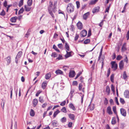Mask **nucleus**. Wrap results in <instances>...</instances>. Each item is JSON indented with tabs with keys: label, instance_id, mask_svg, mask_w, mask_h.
<instances>
[{
	"label": "nucleus",
	"instance_id": "obj_1",
	"mask_svg": "<svg viewBox=\"0 0 129 129\" xmlns=\"http://www.w3.org/2000/svg\"><path fill=\"white\" fill-rule=\"evenodd\" d=\"M74 7L72 4L70 3L68 4L67 10L69 13L73 12L74 11Z\"/></svg>",
	"mask_w": 129,
	"mask_h": 129
},
{
	"label": "nucleus",
	"instance_id": "obj_2",
	"mask_svg": "<svg viewBox=\"0 0 129 129\" xmlns=\"http://www.w3.org/2000/svg\"><path fill=\"white\" fill-rule=\"evenodd\" d=\"M50 5L49 7H48V10L49 13L51 15V16L52 17H54V16L53 14L52 11H53L54 12H55L54 10L53 9H51V7L53 6V4L52 2L51 1L50 2Z\"/></svg>",
	"mask_w": 129,
	"mask_h": 129
},
{
	"label": "nucleus",
	"instance_id": "obj_3",
	"mask_svg": "<svg viewBox=\"0 0 129 129\" xmlns=\"http://www.w3.org/2000/svg\"><path fill=\"white\" fill-rule=\"evenodd\" d=\"M111 64L112 65L111 68L113 69V71H115L117 69V65L115 61H112Z\"/></svg>",
	"mask_w": 129,
	"mask_h": 129
},
{
	"label": "nucleus",
	"instance_id": "obj_4",
	"mask_svg": "<svg viewBox=\"0 0 129 129\" xmlns=\"http://www.w3.org/2000/svg\"><path fill=\"white\" fill-rule=\"evenodd\" d=\"M68 51H66L67 54L65 55V57L66 58L72 56V55H71V54H74L73 52L72 51L68 52Z\"/></svg>",
	"mask_w": 129,
	"mask_h": 129
},
{
	"label": "nucleus",
	"instance_id": "obj_5",
	"mask_svg": "<svg viewBox=\"0 0 129 129\" xmlns=\"http://www.w3.org/2000/svg\"><path fill=\"white\" fill-rule=\"evenodd\" d=\"M75 73L74 71H71L69 73V76L70 78H73L75 76Z\"/></svg>",
	"mask_w": 129,
	"mask_h": 129
},
{
	"label": "nucleus",
	"instance_id": "obj_6",
	"mask_svg": "<svg viewBox=\"0 0 129 129\" xmlns=\"http://www.w3.org/2000/svg\"><path fill=\"white\" fill-rule=\"evenodd\" d=\"M120 112L122 116H126V111L124 109L122 108L120 109Z\"/></svg>",
	"mask_w": 129,
	"mask_h": 129
},
{
	"label": "nucleus",
	"instance_id": "obj_7",
	"mask_svg": "<svg viewBox=\"0 0 129 129\" xmlns=\"http://www.w3.org/2000/svg\"><path fill=\"white\" fill-rule=\"evenodd\" d=\"M87 34V31L86 30H82L81 33V37H84Z\"/></svg>",
	"mask_w": 129,
	"mask_h": 129
},
{
	"label": "nucleus",
	"instance_id": "obj_8",
	"mask_svg": "<svg viewBox=\"0 0 129 129\" xmlns=\"http://www.w3.org/2000/svg\"><path fill=\"white\" fill-rule=\"evenodd\" d=\"M124 63L123 60H121L119 62V67L120 69L122 70L123 68Z\"/></svg>",
	"mask_w": 129,
	"mask_h": 129
},
{
	"label": "nucleus",
	"instance_id": "obj_9",
	"mask_svg": "<svg viewBox=\"0 0 129 129\" xmlns=\"http://www.w3.org/2000/svg\"><path fill=\"white\" fill-rule=\"evenodd\" d=\"M124 95L126 98H129V91L128 90H125L124 92Z\"/></svg>",
	"mask_w": 129,
	"mask_h": 129
},
{
	"label": "nucleus",
	"instance_id": "obj_10",
	"mask_svg": "<svg viewBox=\"0 0 129 129\" xmlns=\"http://www.w3.org/2000/svg\"><path fill=\"white\" fill-rule=\"evenodd\" d=\"M107 113L109 114H112L111 110V108L110 106H109L107 107Z\"/></svg>",
	"mask_w": 129,
	"mask_h": 129
},
{
	"label": "nucleus",
	"instance_id": "obj_11",
	"mask_svg": "<svg viewBox=\"0 0 129 129\" xmlns=\"http://www.w3.org/2000/svg\"><path fill=\"white\" fill-rule=\"evenodd\" d=\"M77 26L78 28L79 29H81L83 27L82 24L80 22H79L77 23Z\"/></svg>",
	"mask_w": 129,
	"mask_h": 129
},
{
	"label": "nucleus",
	"instance_id": "obj_12",
	"mask_svg": "<svg viewBox=\"0 0 129 129\" xmlns=\"http://www.w3.org/2000/svg\"><path fill=\"white\" fill-rule=\"evenodd\" d=\"M18 19V17L17 16H15L12 17L10 19V20L12 22H16V20Z\"/></svg>",
	"mask_w": 129,
	"mask_h": 129
},
{
	"label": "nucleus",
	"instance_id": "obj_13",
	"mask_svg": "<svg viewBox=\"0 0 129 129\" xmlns=\"http://www.w3.org/2000/svg\"><path fill=\"white\" fill-rule=\"evenodd\" d=\"M52 125L53 127H56L58 125L57 121L56 120H54L52 121Z\"/></svg>",
	"mask_w": 129,
	"mask_h": 129
},
{
	"label": "nucleus",
	"instance_id": "obj_14",
	"mask_svg": "<svg viewBox=\"0 0 129 129\" xmlns=\"http://www.w3.org/2000/svg\"><path fill=\"white\" fill-rule=\"evenodd\" d=\"M88 108H89L90 110H92L94 109V104H91L90 103V104L89 105Z\"/></svg>",
	"mask_w": 129,
	"mask_h": 129
},
{
	"label": "nucleus",
	"instance_id": "obj_15",
	"mask_svg": "<svg viewBox=\"0 0 129 129\" xmlns=\"http://www.w3.org/2000/svg\"><path fill=\"white\" fill-rule=\"evenodd\" d=\"M51 74L50 73H47L45 76V78L46 80L49 79L51 77Z\"/></svg>",
	"mask_w": 129,
	"mask_h": 129
},
{
	"label": "nucleus",
	"instance_id": "obj_16",
	"mask_svg": "<svg viewBox=\"0 0 129 129\" xmlns=\"http://www.w3.org/2000/svg\"><path fill=\"white\" fill-rule=\"evenodd\" d=\"M38 103V100L36 99L33 100V104L34 107H35L37 105Z\"/></svg>",
	"mask_w": 129,
	"mask_h": 129
},
{
	"label": "nucleus",
	"instance_id": "obj_17",
	"mask_svg": "<svg viewBox=\"0 0 129 129\" xmlns=\"http://www.w3.org/2000/svg\"><path fill=\"white\" fill-rule=\"evenodd\" d=\"M47 85V82L46 81L44 82L42 84V88L44 89Z\"/></svg>",
	"mask_w": 129,
	"mask_h": 129
},
{
	"label": "nucleus",
	"instance_id": "obj_18",
	"mask_svg": "<svg viewBox=\"0 0 129 129\" xmlns=\"http://www.w3.org/2000/svg\"><path fill=\"white\" fill-rule=\"evenodd\" d=\"M55 73L57 75H62L63 74V72L60 70H56L55 72Z\"/></svg>",
	"mask_w": 129,
	"mask_h": 129
},
{
	"label": "nucleus",
	"instance_id": "obj_19",
	"mask_svg": "<svg viewBox=\"0 0 129 129\" xmlns=\"http://www.w3.org/2000/svg\"><path fill=\"white\" fill-rule=\"evenodd\" d=\"M68 116L69 118L72 120H74L75 119V116L73 114H69L68 115Z\"/></svg>",
	"mask_w": 129,
	"mask_h": 129
},
{
	"label": "nucleus",
	"instance_id": "obj_20",
	"mask_svg": "<svg viewBox=\"0 0 129 129\" xmlns=\"http://www.w3.org/2000/svg\"><path fill=\"white\" fill-rule=\"evenodd\" d=\"M106 91L107 93V95H109L110 93V89L109 87L107 85L106 87Z\"/></svg>",
	"mask_w": 129,
	"mask_h": 129
},
{
	"label": "nucleus",
	"instance_id": "obj_21",
	"mask_svg": "<svg viewBox=\"0 0 129 129\" xmlns=\"http://www.w3.org/2000/svg\"><path fill=\"white\" fill-rule=\"evenodd\" d=\"M126 50V43H124L122 45L121 48V51L122 52H123L125 51Z\"/></svg>",
	"mask_w": 129,
	"mask_h": 129
},
{
	"label": "nucleus",
	"instance_id": "obj_22",
	"mask_svg": "<svg viewBox=\"0 0 129 129\" xmlns=\"http://www.w3.org/2000/svg\"><path fill=\"white\" fill-rule=\"evenodd\" d=\"M99 7H95L94 8L92 11V12L93 13H94L96 12H98L99 10Z\"/></svg>",
	"mask_w": 129,
	"mask_h": 129
},
{
	"label": "nucleus",
	"instance_id": "obj_23",
	"mask_svg": "<svg viewBox=\"0 0 129 129\" xmlns=\"http://www.w3.org/2000/svg\"><path fill=\"white\" fill-rule=\"evenodd\" d=\"M6 59V60L7 61V65H9L11 61L10 56H9Z\"/></svg>",
	"mask_w": 129,
	"mask_h": 129
},
{
	"label": "nucleus",
	"instance_id": "obj_24",
	"mask_svg": "<svg viewBox=\"0 0 129 129\" xmlns=\"http://www.w3.org/2000/svg\"><path fill=\"white\" fill-rule=\"evenodd\" d=\"M89 15V12H87L85 13L83 15V19L85 20H86L87 19L88 16Z\"/></svg>",
	"mask_w": 129,
	"mask_h": 129
},
{
	"label": "nucleus",
	"instance_id": "obj_25",
	"mask_svg": "<svg viewBox=\"0 0 129 129\" xmlns=\"http://www.w3.org/2000/svg\"><path fill=\"white\" fill-rule=\"evenodd\" d=\"M69 107L72 109V110H73L74 111H75L76 110V109L75 108L74 106L73 105V104L72 103H71L69 104Z\"/></svg>",
	"mask_w": 129,
	"mask_h": 129
},
{
	"label": "nucleus",
	"instance_id": "obj_26",
	"mask_svg": "<svg viewBox=\"0 0 129 129\" xmlns=\"http://www.w3.org/2000/svg\"><path fill=\"white\" fill-rule=\"evenodd\" d=\"M24 8L25 11L27 12H28L30 11L31 9V7H28L26 5H25Z\"/></svg>",
	"mask_w": 129,
	"mask_h": 129
},
{
	"label": "nucleus",
	"instance_id": "obj_27",
	"mask_svg": "<svg viewBox=\"0 0 129 129\" xmlns=\"http://www.w3.org/2000/svg\"><path fill=\"white\" fill-rule=\"evenodd\" d=\"M30 116H34L35 115V113L34 110L32 109H31L30 110Z\"/></svg>",
	"mask_w": 129,
	"mask_h": 129
},
{
	"label": "nucleus",
	"instance_id": "obj_28",
	"mask_svg": "<svg viewBox=\"0 0 129 129\" xmlns=\"http://www.w3.org/2000/svg\"><path fill=\"white\" fill-rule=\"evenodd\" d=\"M103 47L102 46L101 47V49L100 51V53L99 55V58L98 59V61L100 60V57L102 56V52L103 51Z\"/></svg>",
	"mask_w": 129,
	"mask_h": 129
},
{
	"label": "nucleus",
	"instance_id": "obj_29",
	"mask_svg": "<svg viewBox=\"0 0 129 129\" xmlns=\"http://www.w3.org/2000/svg\"><path fill=\"white\" fill-rule=\"evenodd\" d=\"M22 54V52L21 51H20L18 52L16 57L19 58L21 56Z\"/></svg>",
	"mask_w": 129,
	"mask_h": 129
},
{
	"label": "nucleus",
	"instance_id": "obj_30",
	"mask_svg": "<svg viewBox=\"0 0 129 129\" xmlns=\"http://www.w3.org/2000/svg\"><path fill=\"white\" fill-rule=\"evenodd\" d=\"M74 90H72L71 89V91L70 92L69 96H70V98H72L73 96V94L74 93Z\"/></svg>",
	"mask_w": 129,
	"mask_h": 129
},
{
	"label": "nucleus",
	"instance_id": "obj_31",
	"mask_svg": "<svg viewBox=\"0 0 129 129\" xmlns=\"http://www.w3.org/2000/svg\"><path fill=\"white\" fill-rule=\"evenodd\" d=\"M98 0H92L90 1L89 4L90 5H92L95 4L96 2L98 1Z\"/></svg>",
	"mask_w": 129,
	"mask_h": 129
},
{
	"label": "nucleus",
	"instance_id": "obj_32",
	"mask_svg": "<svg viewBox=\"0 0 129 129\" xmlns=\"http://www.w3.org/2000/svg\"><path fill=\"white\" fill-rule=\"evenodd\" d=\"M60 112V111L58 110H57L56 111L54 112L53 116L54 117H55Z\"/></svg>",
	"mask_w": 129,
	"mask_h": 129
},
{
	"label": "nucleus",
	"instance_id": "obj_33",
	"mask_svg": "<svg viewBox=\"0 0 129 129\" xmlns=\"http://www.w3.org/2000/svg\"><path fill=\"white\" fill-rule=\"evenodd\" d=\"M60 121L62 123H64L67 121V118L65 117H63L60 119Z\"/></svg>",
	"mask_w": 129,
	"mask_h": 129
},
{
	"label": "nucleus",
	"instance_id": "obj_34",
	"mask_svg": "<svg viewBox=\"0 0 129 129\" xmlns=\"http://www.w3.org/2000/svg\"><path fill=\"white\" fill-rule=\"evenodd\" d=\"M65 48L66 49V51H70V48L69 46L67 43L66 42L65 43Z\"/></svg>",
	"mask_w": 129,
	"mask_h": 129
},
{
	"label": "nucleus",
	"instance_id": "obj_35",
	"mask_svg": "<svg viewBox=\"0 0 129 129\" xmlns=\"http://www.w3.org/2000/svg\"><path fill=\"white\" fill-rule=\"evenodd\" d=\"M53 48L57 52H59L60 51L57 48L56 46L55 45H54L53 46Z\"/></svg>",
	"mask_w": 129,
	"mask_h": 129
},
{
	"label": "nucleus",
	"instance_id": "obj_36",
	"mask_svg": "<svg viewBox=\"0 0 129 129\" xmlns=\"http://www.w3.org/2000/svg\"><path fill=\"white\" fill-rule=\"evenodd\" d=\"M123 79L124 80L126 79L127 77V76L125 71H124V72L123 75Z\"/></svg>",
	"mask_w": 129,
	"mask_h": 129
},
{
	"label": "nucleus",
	"instance_id": "obj_37",
	"mask_svg": "<svg viewBox=\"0 0 129 129\" xmlns=\"http://www.w3.org/2000/svg\"><path fill=\"white\" fill-rule=\"evenodd\" d=\"M32 0H28L27 2L28 5L29 6H30L32 5Z\"/></svg>",
	"mask_w": 129,
	"mask_h": 129
},
{
	"label": "nucleus",
	"instance_id": "obj_38",
	"mask_svg": "<svg viewBox=\"0 0 129 129\" xmlns=\"http://www.w3.org/2000/svg\"><path fill=\"white\" fill-rule=\"evenodd\" d=\"M104 57H103L101 58V60L100 61V62L102 61V69L103 68V66L104 65Z\"/></svg>",
	"mask_w": 129,
	"mask_h": 129
},
{
	"label": "nucleus",
	"instance_id": "obj_39",
	"mask_svg": "<svg viewBox=\"0 0 129 129\" xmlns=\"http://www.w3.org/2000/svg\"><path fill=\"white\" fill-rule=\"evenodd\" d=\"M111 123L112 124H115L116 123V121L115 117H113L111 121Z\"/></svg>",
	"mask_w": 129,
	"mask_h": 129
},
{
	"label": "nucleus",
	"instance_id": "obj_40",
	"mask_svg": "<svg viewBox=\"0 0 129 129\" xmlns=\"http://www.w3.org/2000/svg\"><path fill=\"white\" fill-rule=\"evenodd\" d=\"M61 111L64 113L67 112L66 108L65 107H63L61 109Z\"/></svg>",
	"mask_w": 129,
	"mask_h": 129
},
{
	"label": "nucleus",
	"instance_id": "obj_41",
	"mask_svg": "<svg viewBox=\"0 0 129 129\" xmlns=\"http://www.w3.org/2000/svg\"><path fill=\"white\" fill-rule=\"evenodd\" d=\"M90 42V40L89 39H87L84 41V43L85 44H87L89 43Z\"/></svg>",
	"mask_w": 129,
	"mask_h": 129
},
{
	"label": "nucleus",
	"instance_id": "obj_42",
	"mask_svg": "<svg viewBox=\"0 0 129 129\" xmlns=\"http://www.w3.org/2000/svg\"><path fill=\"white\" fill-rule=\"evenodd\" d=\"M43 98V96H40L39 98V101L42 103H43L44 102Z\"/></svg>",
	"mask_w": 129,
	"mask_h": 129
},
{
	"label": "nucleus",
	"instance_id": "obj_43",
	"mask_svg": "<svg viewBox=\"0 0 129 129\" xmlns=\"http://www.w3.org/2000/svg\"><path fill=\"white\" fill-rule=\"evenodd\" d=\"M24 11V10L23 8L22 7V8L19 10V12L18 14V15H19L20 14L22 13H23V12Z\"/></svg>",
	"mask_w": 129,
	"mask_h": 129
},
{
	"label": "nucleus",
	"instance_id": "obj_44",
	"mask_svg": "<svg viewBox=\"0 0 129 129\" xmlns=\"http://www.w3.org/2000/svg\"><path fill=\"white\" fill-rule=\"evenodd\" d=\"M114 75L113 74H112L110 77V80L112 82H114Z\"/></svg>",
	"mask_w": 129,
	"mask_h": 129
},
{
	"label": "nucleus",
	"instance_id": "obj_45",
	"mask_svg": "<svg viewBox=\"0 0 129 129\" xmlns=\"http://www.w3.org/2000/svg\"><path fill=\"white\" fill-rule=\"evenodd\" d=\"M23 0H20L19 1V7L21 6H22L23 4Z\"/></svg>",
	"mask_w": 129,
	"mask_h": 129
},
{
	"label": "nucleus",
	"instance_id": "obj_46",
	"mask_svg": "<svg viewBox=\"0 0 129 129\" xmlns=\"http://www.w3.org/2000/svg\"><path fill=\"white\" fill-rule=\"evenodd\" d=\"M120 103H122V104H124L125 102V101L123 99H122L121 98H120Z\"/></svg>",
	"mask_w": 129,
	"mask_h": 129
},
{
	"label": "nucleus",
	"instance_id": "obj_47",
	"mask_svg": "<svg viewBox=\"0 0 129 129\" xmlns=\"http://www.w3.org/2000/svg\"><path fill=\"white\" fill-rule=\"evenodd\" d=\"M76 3L77 5V9H78L80 7V2L78 1H77L76 2Z\"/></svg>",
	"mask_w": 129,
	"mask_h": 129
},
{
	"label": "nucleus",
	"instance_id": "obj_48",
	"mask_svg": "<svg viewBox=\"0 0 129 129\" xmlns=\"http://www.w3.org/2000/svg\"><path fill=\"white\" fill-rule=\"evenodd\" d=\"M113 110L114 113L115 114H117V112L116 111V106H113Z\"/></svg>",
	"mask_w": 129,
	"mask_h": 129
},
{
	"label": "nucleus",
	"instance_id": "obj_49",
	"mask_svg": "<svg viewBox=\"0 0 129 129\" xmlns=\"http://www.w3.org/2000/svg\"><path fill=\"white\" fill-rule=\"evenodd\" d=\"M5 12L4 10H2V11L0 13V15L1 16H4L5 15Z\"/></svg>",
	"mask_w": 129,
	"mask_h": 129
},
{
	"label": "nucleus",
	"instance_id": "obj_50",
	"mask_svg": "<svg viewBox=\"0 0 129 129\" xmlns=\"http://www.w3.org/2000/svg\"><path fill=\"white\" fill-rule=\"evenodd\" d=\"M51 56L54 57H56L57 56V54L55 52H53L52 53Z\"/></svg>",
	"mask_w": 129,
	"mask_h": 129
},
{
	"label": "nucleus",
	"instance_id": "obj_51",
	"mask_svg": "<svg viewBox=\"0 0 129 129\" xmlns=\"http://www.w3.org/2000/svg\"><path fill=\"white\" fill-rule=\"evenodd\" d=\"M122 58V57L120 55H118L116 57V59L117 60H120Z\"/></svg>",
	"mask_w": 129,
	"mask_h": 129
},
{
	"label": "nucleus",
	"instance_id": "obj_52",
	"mask_svg": "<svg viewBox=\"0 0 129 129\" xmlns=\"http://www.w3.org/2000/svg\"><path fill=\"white\" fill-rule=\"evenodd\" d=\"M111 90L113 92V93H114L115 91L114 89V86L113 84L111 85Z\"/></svg>",
	"mask_w": 129,
	"mask_h": 129
},
{
	"label": "nucleus",
	"instance_id": "obj_53",
	"mask_svg": "<svg viewBox=\"0 0 129 129\" xmlns=\"http://www.w3.org/2000/svg\"><path fill=\"white\" fill-rule=\"evenodd\" d=\"M57 46L58 48L60 49H61L63 48V45L61 43L58 44Z\"/></svg>",
	"mask_w": 129,
	"mask_h": 129
},
{
	"label": "nucleus",
	"instance_id": "obj_54",
	"mask_svg": "<svg viewBox=\"0 0 129 129\" xmlns=\"http://www.w3.org/2000/svg\"><path fill=\"white\" fill-rule=\"evenodd\" d=\"M73 123L71 122H70L68 124V126L69 128L71 127H72Z\"/></svg>",
	"mask_w": 129,
	"mask_h": 129
},
{
	"label": "nucleus",
	"instance_id": "obj_55",
	"mask_svg": "<svg viewBox=\"0 0 129 129\" xmlns=\"http://www.w3.org/2000/svg\"><path fill=\"white\" fill-rule=\"evenodd\" d=\"M66 103V101H64L63 102L61 103L60 104V105L62 106H64L65 105Z\"/></svg>",
	"mask_w": 129,
	"mask_h": 129
},
{
	"label": "nucleus",
	"instance_id": "obj_56",
	"mask_svg": "<svg viewBox=\"0 0 129 129\" xmlns=\"http://www.w3.org/2000/svg\"><path fill=\"white\" fill-rule=\"evenodd\" d=\"M57 59H58V60L62 59V57L61 55L59 54L58 55V56L57 58Z\"/></svg>",
	"mask_w": 129,
	"mask_h": 129
},
{
	"label": "nucleus",
	"instance_id": "obj_57",
	"mask_svg": "<svg viewBox=\"0 0 129 129\" xmlns=\"http://www.w3.org/2000/svg\"><path fill=\"white\" fill-rule=\"evenodd\" d=\"M91 30L90 29H89L88 31V34L87 35V37H89L91 36Z\"/></svg>",
	"mask_w": 129,
	"mask_h": 129
},
{
	"label": "nucleus",
	"instance_id": "obj_58",
	"mask_svg": "<svg viewBox=\"0 0 129 129\" xmlns=\"http://www.w3.org/2000/svg\"><path fill=\"white\" fill-rule=\"evenodd\" d=\"M104 20H102V21L100 22L99 24V25L100 27H102L103 24Z\"/></svg>",
	"mask_w": 129,
	"mask_h": 129
},
{
	"label": "nucleus",
	"instance_id": "obj_59",
	"mask_svg": "<svg viewBox=\"0 0 129 129\" xmlns=\"http://www.w3.org/2000/svg\"><path fill=\"white\" fill-rule=\"evenodd\" d=\"M79 37V35L77 34H76L74 40L75 41L77 40Z\"/></svg>",
	"mask_w": 129,
	"mask_h": 129
},
{
	"label": "nucleus",
	"instance_id": "obj_60",
	"mask_svg": "<svg viewBox=\"0 0 129 129\" xmlns=\"http://www.w3.org/2000/svg\"><path fill=\"white\" fill-rule=\"evenodd\" d=\"M78 84V82L76 81H73V85H77Z\"/></svg>",
	"mask_w": 129,
	"mask_h": 129
},
{
	"label": "nucleus",
	"instance_id": "obj_61",
	"mask_svg": "<svg viewBox=\"0 0 129 129\" xmlns=\"http://www.w3.org/2000/svg\"><path fill=\"white\" fill-rule=\"evenodd\" d=\"M104 103L106 105H107L108 103V100L106 98H105V100L104 101Z\"/></svg>",
	"mask_w": 129,
	"mask_h": 129
},
{
	"label": "nucleus",
	"instance_id": "obj_62",
	"mask_svg": "<svg viewBox=\"0 0 129 129\" xmlns=\"http://www.w3.org/2000/svg\"><path fill=\"white\" fill-rule=\"evenodd\" d=\"M4 6L6 8L7 6V2L6 1H5L4 3Z\"/></svg>",
	"mask_w": 129,
	"mask_h": 129
},
{
	"label": "nucleus",
	"instance_id": "obj_63",
	"mask_svg": "<svg viewBox=\"0 0 129 129\" xmlns=\"http://www.w3.org/2000/svg\"><path fill=\"white\" fill-rule=\"evenodd\" d=\"M82 85L80 83L79 85V90H81L82 87Z\"/></svg>",
	"mask_w": 129,
	"mask_h": 129
},
{
	"label": "nucleus",
	"instance_id": "obj_64",
	"mask_svg": "<svg viewBox=\"0 0 129 129\" xmlns=\"http://www.w3.org/2000/svg\"><path fill=\"white\" fill-rule=\"evenodd\" d=\"M29 35H30V34L28 32H27V33H26V34H25V37L27 38L28 37Z\"/></svg>",
	"mask_w": 129,
	"mask_h": 129
}]
</instances>
